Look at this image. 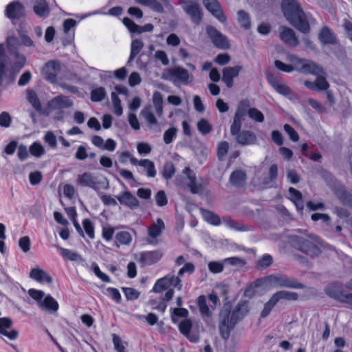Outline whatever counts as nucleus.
I'll list each match as a JSON object with an SVG mask.
<instances>
[{"instance_id":"0eeeda50","label":"nucleus","mask_w":352,"mask_h":352,"mask_svg":"<svg viewBox=\"0 0 352 352\" xmlns=\"http://www.w3.org/2000/svg\"><path fill=\"white\" fill-rule=\"evenodd\" d=\"M324 292L331 298L341 302L348 303L352 307V294L345 292L341 284L331 283L325 287Z\"/></svg>"},{"instance_id":"13d9d810","label":"nucleus","mask_w":352,"mask_h":352,"mask_svg":"<svg viewBox=\"0 0 352 352\" xmlns=\"http://www.w3.org/2000/svg\"><path fill=\"white\" fill-rule=\"evenodd\" d=\"M106 95L105 90L103 87H99L93 90L91 93V99L94 102L102 100Z\"/></svg>"},{"instance_id":"6ab92c4d","label":"nucleus","mask_w":352,"mask_h":352,"mask_svg":"<svg viewBox=\"0 0 352 352\" xmlns=\"http://www.w3.org/2000/svg\"><path fill=\"white\" fill-rule=\"evenodd\" d=\"M12 325V321L10 318H0V334L6 336L10 340H14L18 336L16 330H10Z\"/></svg>"},{"instance_id":"72a5a7b5","label":"nucleus","mask_w":352,"mask_h":352,"mask_svg":"<svg viewBox=\"0 0 352 352\" xmlns=\"http://www.w3.org/2000/svg\"><path fill=\"white\" fill-rule=\"evenodd\" d=\"M289 199L294 203L298 210H302L304 204L301 193L294 188H289Z\"/></svg>"},{"instance_id":"bf43d9fd","label":"nucleus","mask_w":352,"mask_h":352,"mask_svg":"<svg viewBox=\"0 0 352 352\" xmlns=\"http://www.w3.org/2000/svg\"><path fill=\"white\" fill-rule=\"evenodd\" d=\"M82 226H83L84 230H85L86 234H87V236L90 239H94V227L92 222L88 219H84L82 221Z\"/></svg>"},{"instance_id":"bb28decb","label":"nucleus","mask_w":352,"mask_h":352,"mask_svg":"<svg viewBox=\"0 0 352 352\" xmlns=\"http://www.w3.org/2000/svg\"><path fill=\"white\" fill-rule=\"evenodd\" d=\"M267 80L272 87L280 94L285 96H289L292 93L290 88L282 81L276 80L272 76H269Z\"/></svg>"},{"instance_id":"f3484780","label":"nucleus","mask_w":352,"mask_h":352,"mask_svg":"<svg viewBox=\"0 0 352 352\" xmlns=\"http://www.w3.org/2000/svg\"><path fill=\"white\" fill-rule=\"evenodd\" d=\"M241 69L242 67L240 65L226 67L223 68L222 71V80L226 83L228 88L232 87L233 79L239 76V74Z\"/></svg>"},{"instance_id":"f03ea898","label":"nucleus","mask_w":352,"mask_h":352,"mask_svg":"<svg viewBox=\"0 0 352 352\" xmlns=\"http://www.w3.org/2000/svg\"><path fill=\"white\" fill-rule=\"evenodd\" d=\"M298 234L290 238L292 245L298 250L310 256H316L321 252L322 241L320 239L307 230H298Z\"/></svg>"},{"instance_id":"412c9836","label":"nucleus","mask_w":352,"mask_h":352,"mask_svg":"<svg viewBox=\"0 0 352 352\" xmlns=\"http://www.w3.org/2000/svg\"><path fill=\"white\" fill-rule=\"evenodd\" d=\"M164 228L165 226L164 221L162 219L158 218L155 222H153L148 228V238L147 239V242L148 243H153V239H155L159 237L162 234Z\"/></svg>"},{"instance_id":"ea45409f","label":"nucleus","mask_w":352,"mask_h":352,"mask_svg":"<svg viewBox=\"0 0 352 352\" xmlns=\"http://www.w3.org/2000/svg\"><path fill=\"white\" fill-rule=\"evenodd\" d=\"M153 102L158 116H161L163 113V98L161 93L155 91L153 96Z\"/></svg>"},{"instance_id":"f257e3e1","label":"nucleus","mask_w":352,"mask_h":352,"mask_svg":"<svg viewBox=\"0 0 352 352\" xmlns=\"http://www.w3.org/2000/svg\"><path fill=\"white\" fill-rule=\"evenodd\" d=\"M281 8L285 17L294 27L302 33L309 32L311 16L302 11L296 0H283Z\"/></svg>"},{"instance_id":"b1692460","label":"nucleus","mask_w":352,"mask_h":352,"mask_svg":"<svg viewBox=\"0 0 352 352\" xmlns=\"http://www.w3.org/2000/svg\"><path fill=\"white\" fill-rule=\"evenodd\" d=\"M76 183L79 186L97 188V182L96 177L91 173H84L77 176Z\"/></svg>"},{"instance_id":"a18cd8bd","label":"nucleus","mask_w":352,"mask_h":352,"mask_svg":"<svg viewBox=\"0 0 352 352\" xmlns=\"http://www.w3.org/2000/svg\"><path fill=\"white\" fill-rule=\"evenodd\" d=\"M140 115L146 120L151 125H155L157 123V119L151 110V107H144L140 112Z\"/></svg>"},{"instance_id":"58836bf2","label":"nucleus","mask_w":352,"mask_h":352,"mask_svg":"<svg viewBox=\"0 0 352 352\" xmlns=\"http://www.w3.org/2000/svg\"><path fill=\"white\" fill-rule=\"evenodd\" d=\"M263 283V279H257L250 284L244 290V296L248 298H252L257 292V289Z\"/></svg>"},{"instance_id":"f704fd0d","label":"nucleus","mask_w":352,"mask_h":352,"mask_svg":"<svg viewBox=\"0 0 352 352\" xmlns=\"http://www.w3.org/2000/svg\"><path fill=\"white\" fill-rule=\"evenodd\" d=\"M250 311L249 303L247 301H241L238 303L234 310L232 311L233 314H236L238 318L237 320L239 321L242 320Z\"/></svg>"},{"instance_id":"4d7b16f0","label":"nucleus","mask_w":352,"mask_h":352,"mask_svg":"<svg viewBox=\"0 0 352 352\" xmlns=\"http://www.w3.org/2000/svg\"><path fill=\"white\" fill-rule=\"evenodd\" d=\"M6 43L10 54L17 52V48L19 45V42L17 38L14 36H8L6 38Z\"/></svg>"},{"instance_id":"864d4df0","label":"nucleus","mask_w":352,"mask_h":352,"mask_svg":"<svg viewBox=\"0 0 352 352\" xmlns=\"http://www.w3.org/2000/svg\"><path fill=\"white\" fill-rule=\"evenodd\" d=\"M175 171L176 170L173 164L170 162H168L164 165L162 175L166 179H169L173 176Z\"/></svg>"},{"instance_id":"393cba45","label":"nucleus","mask_w":352,"mask_h":352,"mask_svg":"<svg viewBox=\"0 0 352 352\" xmlns=\"http://www.w3.org/2000/svg\"><path fill=\"white\" fill-rule=\"evenodd\" d=\"M305 60V58H300L294 66L285 64L280 60H276L274 62V65L276 68L284 72L291 73L294 70L300 72Z\"/></svg>"},{"instance_id":"5fc2aeb1","label":"nucleus","mask_w":352,"mask_h":352,"mask_svg":"<svg viewBox=\"0 0 352 352\" xmlns=\"http://www.w3.org/2000/svg\"><path fill=\"white\" fill-rule=\"evenodd\" d=\"M237 14L238 21L240 23L241 26L245 29L249 28L250 26V21L248 13L243 10H240L238 12Z\"/></svg>"},{"instance_id":"6e6552de","label":"nucleus","mask_w":352,"mask_h":352,"mask_svg":"<svg viewBox=\"0 0 352 352\" xmlns=\"http://www.w3.org/2000/svg\"><path fill=\"white\" fill-rule=\"evenodd\" d=\"M182 174L184 179H181L182 176H177L176 178V183L181 186H186L190 191L196 194L201 190V185L197 182V179L193 171L188 167H186Z\"/></svg>"},{"instance_id":"7c9ffc66","label":"nucleus","mask_w":352,"mask_h":352,"mask_svg":"<svg viewBox=\"0 0 352 352\" xmlns=\"http://www.w3.org/2000/svg\"><path fill=\"white\" fill-rule=\"evenodd\" d=\"M337 197L343 203L349 204L352 200L351 195L339 183L333 188Z\"/></svg>"},{"instance_id":"338daca9","label":"nucleus","mask_w":352,"mask_h":352,"mask_svg":"<svg viewBox=\"0 0 352 352\" xmlns=\"http://www.w3.org/2000/svg\"><path fill=\"white\" fill-rule=\"evenodd\" d=\"M283 128H284V130L285 131V132L289 135V138L293 142L298 141L299 135H298V133L294 130V129L292 126H291L290 125L286 124L284 125Z\"/></svg>"},{"instance_id":"c85d7f7f","label":"nucleus","mask_w":352,"mask_h":352,"mask_svg":"<svg viewBox=\"0 0 352 352\" xmlns=\"http://www.w3.org/2000/svg\"><path fill=\"white\" fill-rule=\"evenodd\" d=\"M320 41L324 44L336 43V37L332 31L328 27H324L321 29L318 34Z\"/></svg>"},{"instance_id":"423d86ee","label":"nucleus","mask_w":352,"mask_h":352,"mask_svg":"<svg viewBox=\"0 0 352 352\" xmlns=\"http://www.w3.org/2000/svg\"><path fill=\"white\" fill-rule=\"evenodd\" d=\"M263 280V283L270 285L273 287H289L293 289H302L305 286L294 279L283 275H270Z\"/></svg>"},{"instance_id":"7ed1b4c3","label":"nucleus","mask_w":352,"mask_h":352,"mask_svg":"<svg viewBox=\"0 0 352 352\" xmlns=\"http://www.w3.org/2000/svg\"><path fill=\"white\" fill-rule=\"evenodd\" d=\"M28 294L36 301L38 306L41 309L50 314H54L58 311L59 308L58 303L50 295L46 296L44 292L35 289H30Z\"/></svg>"},{"instance_id":"1a4fd4ad","label":"nucleus","mask_w":352,"mask_h":352,"mask_svg":"<svg viewBox=\"0 0 352 352\" xmlns=\"http://www.w3.org/2000/svg\"><path fill=\"white\" fill-rule=\"evenodd\" d=\"M62 67L57 60H50L45 64L42 69L44 78L51 83L58 82L60 80Z\"/></svg>"},{"instance_id":"680f3d73","label":"nucleus","mask_w":352,"mask_h":352,"mask_svg":"<svg viewBox=\"0 0 352 352\" xmlns=\"http://www.w3.org/2000/svg\"><path fill=\"white\" fill-rule=\"evenodd\" d=\"M43 140L45 142L49 144L52 148H56L57 146L56 137L52 131L46 132Z\"/></svg>"},{"instance_id":"dca6fc26","label":"nucleus","mask_w":352,"mask_h":352,"mask_svg":"<svg viewBox=\"0 0 352 352\" xmlns=\"http://www.w3.org/2000/svg\"><path fill=\"white\" fill-rule=\"evenodd\" d=\"M279 34L280 39L287 45L296 47L298 45V40L292 29L281 26L279 28Z\"/></svg>"},{"instance_id":"473e14b6","label":"nucleus","mask_w":352,"mask_h":352,"mask_svg":"<svg viewBox=\"0 0 352 352\" xmlns=\"http://www.w3.org/2000/svg\"><path fill=\"white\" fill-rule=\"evenodd\" d=\"M34 13L39 17L45 18L50 13V8L45 0L36 1L33 7Z\"/></svg>"},{"instance_id":"20e7f679","label":"nucleus","mask_w":352,"mask_h":352,"mask_svg":"<svg viewBox=\"0 0 352 352\" xmlns=\"http://www.w3.org/2000/svg\"><path fill=\"white\" fill-rule=\"evenodd\" d=\"M237 316L228 309H223L219 314V329L221 337L227 340L230 336L231 330L239 322Z\"/></svg>"},{"instance_id":"4468645a","label":"nucleus","mask_w":352,"mask_h":352,"mask_svg":"<svg viewBox=\"0 0 352 352\" xmlns=\"http://www.w3.org/2000/svg\"><path fill=\"white\" fill-rule=\"evenodd\" d=\"M163 252L160 250L144 252L139 254V261L144 265H150L158 262L163 256Z\"/></svg>"},{"instance_id":"a211bd4d","label":"nucleus","mask_w":352,"mask_h":352,"mask_svg":"<svg viewBox=\"0 0 352 352\" xmlns=\"http://www.w3.org/2000/svg\"><path fill=\"white\" fill-rule=\"evenodd\" d=\"M184 10L191 16L194 23L198 24L201 20L200 6L193 1H186L183 4Z\"/></svg>"},{"instance_id":"aec40b11","label":"nucleus","mask_w":352,"mask_h":352,"mask_svg":"<svg viewBox=\"0 0 352 352\" xmlns=\"http://www.w3.org/2000/svg\"><path fill=\"white\" fill-rule=\"evenodd\" d=\"M6 14L11 19H19L24 16V7L19 1L12 2L6 6Z\"/></svg>"},{"instance_id":"052dcab7","label":"nucleus","mask_w":352,"mask_h":352,"mask_svg":"<svg viewBox=\"0 0 352 352\" xmlns=\"http://www.w3.org/2000/svg\"><path fill=\"white\" fill-rule=\"evenodd\" d=\"M192 327V323L190 320L185 319L179 324V329L182 333L188 336Z\"/></svg>"},{"instance_id":"e2e57ef3","label":"nucleus","mask_w":352,"mask_h":352,"mask_svg":"<svg viewBox=\"0 0 352 352\" xmlns=\"http://www.w3.org/2000/svg\"><path fill=\"white\" fill-rule=\"evenodd\" d=\"M223 261L222 262L211 261L208 263V269L212 273H220L223 270Z\"/></svg>"},{"instance_id":"c756f323","label":"nucleus","mask_w":352,"mask_h":352,"mask_svg":"<svg viewBox=\"0 0 352 352\" xmlns=\"http://www.w3.org/2000/svg\"><path fill=\"white\" fill-rule=\"evenodd\" d=\"M300 73L319 76L323 74V69L316 63L306 59Z\"/></svg>"},{"instance_id":"603ef678","label":"nucleus","mask_w":352,"mask_h":352,"mask_svg":"<svg viewBox=\"0 0 352 352\" xmlns=\"http://www.w3.org/2000/svg\"><path fill=\"white\" fill-rule=\"evenodd\" d=\"M197 126L199 132L203 135L209 133L212 129V125L208 122L207 120L204 118L201 119L197 122Z\"/></svg>"},{"instance_id":"2eb2a0df","label":"nucleus","mask_w":352,"mask_h":352,"mask_svg":"<svg viewBox=\"0 0 352 352\" xmlns=\"http://www.w3.org/2000/svg\"><path fill=\"white\" fill-rule=\"evenodd\" d=\"M203 3L206 8L220 22L224 23L226 21V17L217 0H203Z\"/></svg>"},{"instance_id":"cd10ccee","label":"nucleus","mask_w":352,"mask_h":352,"mask_svg":"<svg viewBox=\"0 0 352 352\" xmlns=\"http://www.w3.org/2000/svg\"><path fill=\"white\" fill-rule=\"evenodd\" d=\"M236 141L241 145L253 144L256 141V135L250 131H242L236 137Z\"/></svg>"},{"instance_id":"69168bd1","label":"nucleus","mask_w":352,"mask_h":352,"mask_svg":"<svg viewBox=\"0 0 352 352\" xmlns=\"http://www.w3.org/2000/svg\"><path fill=\"white\" fill-rule=\"evenodd\" d=\"M91 269L94 271V274L102 281L107 283L110 282L109 277L107 274L100 271L98 265L96 263H93L91 265Z\"/></svg>"},{"instance_id":"09e8293b","label":"nucleus","mask_w":352,"mask_h":352,"mask_svg":"<svg viewBox=\"0 0 352 352\" xmlns=\"http://www.w3.org/2000/svg\"><path fill=\"white\" fill-rule=\"evenodd\" d=\"M246 113L252 120L257 122H263L264 121L263 113L256 108L247 109Z\"/></svg>"},{"instance_id":"e433bc0d","label":"nucleus","mask_w":352,"mask_h":352,"mask_svg":"<svg viewBox=\"0 0 352 352\" xmlns=\"http://www.w3.org/2000/svg\"><path fill=\"white\" fill-rule=\"evenodd\" d=\"M135 2L141 6L148 7L157 12L164 11L162 5L157 0H135Z\"/></svg>"},{"instance_id":"9b49d317","label":"nucleus","mask_w":352,"mask_h":352,"mask_svg":"<svg viewBox=\"0 0 352 352\" xmlns=\"http://www.w3.org/2000/svg\"><path fill=\"white\" fill-rule=\"evenodd\" d=\"M248 106L249 104L247 102L242 101L239 103L236 111L233 122L230 126V133L235 137L241 132L242 118L245 115L247 107H248Z\"/></svg>"},{"instance_id":"79ce46f5","label":"nucleus","mask_w":352,"mask_h":352,"mask_svg":"<svg viewBox=\"0 0 352 352\" xmlns=\"http://www.w3.org/2000/svg\"><path fill=\"white\" fill-rule=\"evenodd\" d=\"M27 99L32 106L38 111H41L42 107L37 94L33 90L27 91Z\"/></svg>"},{"instance_id":"4be33fe9","label":"nucleus","mask_w":352,"mask_h":352,"mask_svg":"<svg viewBox=\"0 0 352 352\" xmlns=\"http://www.w3.org/2000/svg\"><path fill=\"white\" fill-rule=\"evenodd\" d=\"M131 163L134 166H140L146 172V175L149 177H155L157 171L155 168L154 163L148 159L138 160L135 157H131Z\"/></svg>"},{"instance_id":"5701e85b","label":"nucleus","mask_w":352,"mask_h":352,"mask_svg":"<svg viewBox=\"0 0 352 352\" xmlns=\"http://www.w3.org/2000/svg\"><path fill=\"white\" fill-rule=\"evenodd\" d=\"M116 197L121 204L124 205L131 209H135L139 206V201L129 191L122 192Z\"/></svg>"},{"instance_id":"f8f14e48","label":"nucleus","mask_w":352,"mask_h":352,"mask_svg":"<svg viewBox=\"0 0 352 352\" xmlns=\"http://www.w3.org/2000/svg\"><path fill=\"white\" fill-rule=\"evenodd\" d=\"M207 32L213 44L217 47L220 49H228L230 47V43L227 37L214 28L212 26L208 27Z\"/></svg>"},{"instance_id":"6e6d98bb","label":"nucleus","mask_w":352,"mask_h":352,"mask_svg":"<svg viewBox=\"0 0 352 352\" xmlns=\"http://www.w3.org/2000/svg\"><path fill=\"white\" fill-rule=\"evenodd\" d=\"M111 100L113 104V112L118 116L122 114V107L121 106V101L116 93H111Z\"/></svg>"},{"instance_id":"8fccbe9b","label":"nucleus","mask_w":352,"mask_h":352,"mask_svg":"<svg viewBox=\"0 0 352 352\" xmlns=\"http://www.w3.org/2000/svg\"><path fill=\"white\" fill-rule=\"evenodd\" d=\"M197 303H198L199 311L202 316H210L211 313H210L209 307L207 305L205 296H200L197 299Z\"/></svg>"},{"instance_id":"0e129e2a","label":"nucleus","mask_w":352,"mask_h":352,"mask_svg":"<svg viewBox=\"0 0 352 352\" xmlns=\"http://www.w3.org/2000/svg\"><path fill=\"white\" fill-rule=\"evenodd\" d=\"M177 133V129L171 127L166 130L164 134V141L166 144H170L173 140L175 138Z\"/></svg>"},{"instance_id":"a878e982","label":"nucleus","mask_w":352,"mask_h":352,"mask_svg":"<svg viewBox=\"0 0 352 352\" xmlns=\"http://www.w3.org/2000/svg\"><path fill=\"white\" fill-rule=\"evenodd\" d=\"M30 277L41 283L50 284L52 282V278L45 270L39 267L33 268L30 272Z\"/></svg>"},{"instance_id":"c9c22d12","label":"nucleus","mask_w":352,"mask_h":352,"mask_svg":"<svg viewBox=\"0 0 352 352\" xmlns=\"http://www.w3.org/2000/svg\"><path fill=\"white\" fill-rule=\"evenodd\" d=\"M274 296L278 302L280 300H296L298 298L297 293L286 290L276 292L274 294Z\"/></svg>"},{"instance_id":"c03bdc74","label":"nucleus","mask_w":352,"mask_h":352,"mask_svg":"<svg viewBox=\"0 0 352 352\" xmlns=\"http://www.w3.org/2000/svg\"><path fill=\"white\" fill-rule=\"evenodd\" d=\"M29 151L32 155L36 157H40L45 153V150L43 146L37 142H35L30 145Z\"/></svg>"},{"instance_id":"39448f33","label":"nucleus","mask_w":352,"mask_h":352,"mask_svg":"<svg viewBox=\"0 0 352 352\" xmlns=\"http://www.w3.org/2000/svg\"><path fill=\"white\" fill-rule=\"evenodd\" d=\"M165 78L174 82L188 85L192 80V75L187 69L180 66L169 68L164 74Z\"/></svg>"},{"instance_id":"4c0bfd02","label":"nucleus","mask_w":352,"mask_h":352,"mask_svg":"<svg viewBox=\"0 0 352 352\" xmlns=\"http://www.w3.org/2000/svg\"><path fill=\"white\" fill-rule=\"evenodd\" d=\"M245 180H246V175L242 170L234 171L230 177V182L233 185L236 186H243L245 184Z\"/></svg>"},{"instance_id":"3c124183","label":"nucleus","mask_w":352,"mask_h":352,"mask_svg":"<svg viewBox=\"0 0 352 352\" xmlns=\"http://www.w3.org/2000/svg\"><path fill=\"white\" fill-rule=\"evenodd\" d=\"M143 46V43L140 39H135L132 41L130 60L133 59L138 54Z\"/></svg>"},{"instance_id":"37998d69","label":"nucleus","mask_w":352,"mask_h":352,"mask_svg":"<svg viewBox=\"0 0 352 352\" xmlns=\"http://www.w3.org/2000/svg\"><path fill=\"white\" fill-rule=\"evenodd\" d=\"M14 58V63L13 66V70L15 72H18L26 63V57L18 52L12 54Z\"/></svg>"},{"instance_id":"774afa93","label":"nucleus","mask_w":352,"mask_h":352,"mask_svg":"<svg viewBox=\"0 0 352 352\" xmlns=\"http://www.w3.org/2000/svg\"><path fill=\"white\" fill-rule=\"evenodd\" d=\"M272 263V257L270 254H265L258 261V267L260 268H266L269 267Z\"/></svg>"},{"instance_id":"ddd939ff","label":"nucleus","mask_w":352,"mask_h":352,"mask_svg":"<svg viewBox=\"0 0 352 352\" xmlns=\"http://www.w3.org/2000/svg\"><path fill=\"white\" fill-rule=\"evenodd\" d=\"M73 105V102L69 97L59 95L50 100L47 104V107L50 111L61 110L71 107Z\"/></svg>"},{"instance_id":"49530a36","label":"nucleus","mask_w":352,"mask_h":352,"mask_svg":"<svg viewBox=\"0 0 352 352\" xmlns=\"http://www.w3.org/2000/svg\"><path fill=\"white\" fill-rule=\"evenodd\" d=\"M223 263L239 268L243 267L246 264V261L245 259L239 257H230L223 259Z\"/></svg>"},{"instance_id":"a19ab883","label":"nucleus","mask_w":352,"mask_h":352,"mask_svg":"<svg viewBox=\"0 0 352 352\" xmlns=\"http://www.w3.org/2000/svg\"><path fill=\"white\" fill-rule=\"evenodd\" d=\"M278 302L276 299L274 294L270 297L267 302L264 304L263 309L261 312V317L266 318L270 315L274 306Z\"/></svg>"},{"instance_id":"9d476101","label":"nucleus","mask_w":352,"mask_h":352,"mask_svg":"<svg viewBox=\"0 0 352 352\" xmlns=\"http://www.w3.org/2000/svg\"><path fill=\"white\" fill-rule=\"evenodd\" d=\"M170 286H173L178 290H181L182 287L181 280L175 275L168 274L157 280L153 290L156 293H161Z\"/></svg>"},{"instance_id":"de8ad7c7","label":"nucleus","mask_w":352,"mask_h":352,"mask_svg":"<svg viewBox=\"0 0 352 352\" xmlns=\"http://www.w3.org/2000/svg\"><path fill=\"white\" fill-rule=\"evenodd\" d=\"M116 240L121 244L129 245L132 241L131 234L126 231H121L116 234Z\"/></svg>"},{"instance_id":"2f4dec72","label":"nucleus","mask_w":352,"mask_h":352,"mask_svg":"<svg viewBox=\"0 0 352 352\" xmlns=\"http://www.w3.org/2000/svg\"><path fill=\"white\" fill-rule=\"evenodd\" d=\"M58 250L61 256L66 260L79 263L83 261L81 255L76 252L61 247H58Z\"/></svg>"}]
</instances>
